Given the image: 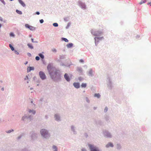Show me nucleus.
<instances>
[{"label":"nucleus","mask_w":151,"mask_h":151,"mask_svg":"<svg viewBox=\"0 0 151 151\" xmlns=\"http://www.w3.org/2000/svg\"><path fill=\"white\" fill-rule=\"evenodd\" d=\"M24 116H26L25 117V119H28L29 117V116H28V115H24Z\"/></svg>","instance_id":"obj_55"},{"label":"nucleus","mask_w":151,"mask_h":151,"mask_svg":"<svg viewBox=\"0 0 151 151\" xmlns=\"http://www.w3.org/2000/svg\"><path fill=\"white\" fill-rule=\"evenodd\" d=\"M104 37H94V40H102V39H104Z\"/></svg>","instance_id":"obj_24"},{"label":"nucleus","mask_w":151,"mask_h":151,"mask_svg":"<svg viewBox=\"0 0 151 151\" xmlns=\"http://www.w3.org/2000/svg\"><path fill=\"white\" fill-rule=\"evenodd\" d=\"M54 118L55 120L57 121H61L60 116L58 114H56L54 115Z\"/></svg>","instance_id":"obj_13"},{"label":"nucleus","mask_w":151,"mask_h":151,"mask_svg":"<svg viewBox=\"0 0 151 151\" xmlns=\"http://www.w3.org/2000/svg\"><path fill=\"white\" fill-rule=\"evenodd\" d=\"M52 25L54 27H58V23L55 22Z\"/></svg>","instance_id":"obj_40"},{"label":"nucleus","mask_w":151,"mask_h":151,"mask_svg":"<svg viewBox=\"0 0 151 151\" xmlns=\"http://www.w3.org/2000/svg\"><path fill=\"white\" fill-rule=\"evenodd\" d=\"M86 100V102L88 103H90V101L87 97H86L85 98Z\"/></svg>","instance_id":"obj_43"},{"label":"nucleus","mask_w":151,"mask_h":151,"mask_svg":"<svg viewBox=\"0 0 151 151\" xmlns=\"http://www.w3.org/2000/svg\"><path fill=\"white\" fill-rule=\"evenodd\" d=\"M146 2V0H141V1L139 3L140 4H142L143 3H145Z\"/></svg>","instance_id":"obj_37"},{"label":"nucleus","mask_w":151,"mask_h":151,"mask_svg":"<svg viewBox=\"0 0 151 151\" xmlns=\"http://www.w3.org/2000/svg\"><path fill=\"white\" fill-rule=\"evenodd\" d=\"M108 109L107 107V106H106L105 108V109L104 110V112H106L107 111Z\"/></svg>","instance_id":"obj_46"},{"label":"nucleus","mask_w":151,"mask_h":151,"mask_svg":"<svg viewBox=\"0 0 151 151\" xmlns=\"http://www.w3.org/2000/svg\"><path fill=\"white\" fill-rule=\"evenodd\" d=\"M35 59L36 60L38 61L40 60V57L39 56H36L35 57Z\"/></svg>","instance_id":"obj_45"},{"label":"nucleus","mask_w":151,"mask_h":151,"mask_svg":"<svg viewBox=\"0 0 151 151\" xmlns=\"http://www.w3.org/2000/svg\"><path fill=\"white\" fill-rule=\"evenodd\" d=\"M47 69L50 78L54 81L59 82L61 80V73L60 70L50 63L47 66Z\"/></svg>","instance_id":"obj_1"},{"label":"nucleus","mask_w":151,"mask_h":151,"mask_svg":"<svg viewBox=\"0 0 151 151\" xmlns=\"http://www.w3.org/2000/svg\"><path fill=\"white\" fill-rule=\"evenodd\" d=\"M9 46L12 51H13L14 50V48L11 44H9Z\"/></svg>","instance_id":"obj_34"},{"label":"nucleus","mask_w":151,"mask_h":151,"mask_svg":"<svg viewBox=\"0 0 151 151\" xmlns=\"http://www.w3.org/2000/svg\"><path fill=\"white\" fill-rule=\"evenodd\" d=\"M105 119L107 123L110 122V121L109 119V116L108 115H106L105 116Z\"/></svg>","instance_id":"obj_22"},{"label":"nucleus","mask_w":151,"mask_h":151,"mask_svg":"<svg viewBox=\"0 0 151 151\" xmlns=\"http://www.w3.org/2000/svg\"><path fill=\"white\" fill-rule=\"evenodd\" d=\"M35 14L38 15L40 14V12H39L37 11L35 12Z\"/></svg>","instance_id":"obj_60"},{"label":"nucleus","mask_w":151,"mask_h":151,"mask_svg":"<svg viewBox=\"0 0 151 151\" xmlns=\"http://www.w3.org/2000/svg\"><path fill=\"white\" fill-rule=\"evenodd\" d=\"M0 20L1 21H3V19H2V18L1 17H0Z\"/></svg>","instance_id":"obj_64"},{"label":"nucleus","mask_w":151,"mask_h":151,"mask_svg":"<svg viewBox=\"0 0 151 151\" xmlns=\"http://www.w3.org/2000/svg\"><path fill=\"white\" fill-rule=\"evenodd\" d=\"M70 127L71 130L73 132V134H77V132L75 130L76 127L73 125H72Z\"/></svg>","instance_id":"obj_15"},{"label":"nucleus","mask_w":151,"mask_h":151,"mask_svg":"<svg viewBox=\"0 0 151 151\" xmlns=\"http://www.w3.org/2000/svg\"><path fill=\"white\" fill-rule=\"evenodd\" d=\"M36 111L33 109L31 110L30 109L29 111V113H32V114L34 115L36 113Z\"/></svg>","instance_id":"obj_26"},{"label":"nucleus","mask_w":151,"mask_h":151,"mask_svg":"<svg viewBox=\"0 0 151 151\" xmlns=\"http://www.w3.org/2000/svg\"><path fill=\"white\" fill-rule=\"evenodd\" d=\"M76 70L78 73L79 75H83V70L82 68L80 67H77L76 68Z\"/></svg>","instance_id":"obj_12"},{"label":"nucleus","mask_w":151,"mask_h":151,"mask_svg":"<svg viewBox=\"0 0 151 151\" xmlns=\"http://www.w3.org/2000/svg\"><path fill=\"white\" fill-rule=\"evenodd\" d=\"M107 81L108 82L107 85L109 89H111L112 88V83L111 80L109 77H108L107 79Z\"/></svg>","instance_id":"obj_7"},{"label":"nucleus","mask_w":151,"mask_h":151,"mask_svg":"<svg viewBox=\"0 0 151 151\" xmlns=\"http://www.w3.org/2000/svg\"><path fill=\"white\" fill-rule=\"evenodd\" d=\"M60 64L61 66H65L66 67H69L70 66V65H68V64L65 65V64H64V63H62V62H61L60 63Z\"/></svg>","instance_id":"obj_30"},{"label":"nucleus","mask_w":151,"mask_h":151,"mask_svg":"<svg viewBox=\"0 0 151 151\" xmlns=\"http://www.w3.org/2000/svg\"><path fill=\"white\" fill-rule=\"evenodd\" d=\"M64 20L65 21L67 22L68 21V18L67 17H65L64 18Z\"/></svg>","instance_id":"obj_47"},{"label":"nucleus","mask_w":151,"mask_h":151,"mask_svg":"<svg viewBox=\"0 0 151 151\" xmlns=\"http://www.w3.org/2000/svg\"><path fill=\"white\" fill-rule=\"evenodd\" d=\"M25 27L26 28H27L31 31H35L36 29V27L30 25L28 24H25Z\"/></svg>","instance_id":"obj_10"},{"label":"nucleus","mask_w":151,"mask_h":151,"mask_svg":"<svg viewBox=\"0 0 151 151\" xmlns=\"http://www.w3.org/2000/svg\"><path fill=\"white\" fill-rule=\"evenodd\" d=\"M40 133L43 138L48 139L50 136L48 131L45 129H42L40 130Z\"/></svg>","instance_id":"obj_2"},{"label":"nucleus","mask_w":151,"mask_h":151,"mask_svg":"<svg viewBox=\"0 0 151 151\" xmlns=\"http://www.w3.org/2000/svg\"><path fill=\"white\" fill-rule=\"evenodd\" d=\"M44 22V20L43 19H41L40 20V22L41 24H42Z\"/></svg>","instance_id":"obj_49"},{"label":"nucleus","mask_w":151,"mask_h":151,"mask_svg":"<svg viewBox=\"0 0 151 151\" xmlns=\"http://www.w3.org/2000/svg\"><path fill=\"white\" fill-rule=\"evenodd\" d=\"M80 62L82 63H83L84 62V60L82 59H81L79 60Z\"/></svg>","instance_id":"obj_51"},{"label":"nucleus","mask_w":151,"mask_h":151,"mask_svg":"<svg viewBox=\"0 0 151 151\" xmlns=\"http://www.w3.org/2000/svg\"><path fill=\"white\" fill-rule=\"evenodd\" d=\"M14 53L17 55H19V53L16 50H14Z\"/></svg>","instance_id":"obj_50"},{"label":"nucleus","mask_w":151,"mask_h":151,"mask_svg":"<svg viewBox=\"0 0 151 151\" xmlns=\"http://www.w3.org/2000/svg\"><path fill=\"white\" fill-rule=\"evenodd\" d=\"M27 55L29 57H31L32 56L31 54L29 52L27 53Z\"/></svg>","instance_id":"obj_56"},{"label":"nucleus","mask_w":151,"mask_h":151,"mask_svg":"<svg viewBox=\"0 0 151 151\" xmlns=\"http://www.w3.org/2000/svg\"><path fill=\"white\" fill-rule=\"evenodd\" d=\"M99 40H96H96H95V43L96 46H97V45L98 44L99 42Z\"/></svg>","instance_id":"obj_41"},{"label":"nucleus","mask_w":151,"mask_h":151,"mask_svg":"<svg viewBox=\"0 0 151 151\" xmlns=\"http://www.w3.org/2000/svg\"><path fill=\"white\" fill-rule=\"evenodd\" d=\"M45 118L46 119H47L48 118V116L47 115H46L45 116Z\"/></svg>","instance_id":"obj_62"},{"label":"nucleus","mask_w":151,"mask_h":151,"mask_svg":"<svg viewBox=\"0 0 151 151\" xmlns=\"http://www.w3.org/2000/svg\"><path fill=\"white\" fill-rule=\"evenodd\" d=\"M72 76V74H70L69 76L68 73H65L64 75V78L67 82H70Z\"/></svg>","instance_id":"obj_8"},{"label":"nucleus","mask_w":151,"mask_h":151,"mask_svg":"<svg viewBox=\"0 0 151 151\" xmlns=\"http://www.w3.org/2000/svg\"><path fill=\"white\" fill-rule=\"evenodd\" d=\"M65 58V55H60V59L61 60H63Z\"/></svg>","instance_id":"obj_28"},{"label":"nucleus","mask_w":151,"mask_h":151,"mask_svg":"<svg viewBox=\"0 0 151 151\" xmlns=\"http://www.w3.org/2000/svg\"><path fill=\"white\" fill-rule=\"evenodd\" d=\"M39 56H40V57L41 58V59L42 60V61L43 62V63H44V59L45 57L44 55H43L42 53H39L38 54Z\"/></svg>","instance_id":"obj_19"},{"label":"nucleus","mask_w":151,"mask_h":151,"mask_svg":"<svg viewBox=\"0 0 151 151\" xmlns=\"http://www.w3.org/2000/svg\"><path fill=\"white\" fill-rule=\"evenodd\" d=\"M19 3L23 7H24L26 6V4L22 0H18Z\"/></svg>","instance_id":"obj_21"},{"label":"nucleus","mask_w":151,"mask_h":151,"mask_svg":"<svg viewBox=\"0 0 151 151\" xmlns=\"http://www.w3.org/2000/svg\"><path fill=\"white\" fill-rule=\"evenodd\" d=\"M52 148L53 149H54L53 151H58V148L55 145H53L52 147Z\"/></svg>","instance_id":"obj_32"},{"label":"nucleus","mask_w":151,"mask_h":151,"mask_svg":"<svg viewBox=\"0 0 151 151\" xmlns=\"http://www.w3.org/2000/svg\"><path fill=\"white\" fill-rule=\"evenodd\" d=\"M70 24H71V23L70 22H69L67 26L66 27V29H68L69 28V27L70 26Z\"/></svg>","instance_id":"obj_42"},{"label":"nucleus","mask_w":151,"mask_h":151,"mask_svg":"<svg viewBox=\"0 0 151 151\" xmlns=\"http://www.w3.org/2000/svg\"><path fill=\"white\" fill-rule=\"evenodd\" d=\"M61 40L63 41H64L65 42H68L69 41L67 38L64 37H62L61 38Z\"/></svg>","instance_id":"obj_29"},{"label":"nucleus","mask_w":151,"mask_h":151,"mask_svg":"<svg viewBox=\"0 0 151 151\" xmlns=\"http://www.w3.org/2000/svg\"><path fill=\"white\" fill-rule=\"evenodd\" d=\"M94 96L98 98H99L101 97V95L99 93H95L94 94Z\"/></svg>","instance_id":"obj_27"},{"label":"nucleus","mask_w":151,"mask_h":151,"mask_svg":"<svg viewBox=\"0 0 151 151\" xmlns=\"http://www.w3.org/2000/svg\"><path fill=\"white\" fill-rule=\"evenodd\" d=\"M88 146L89 147L90 151H101L98 147L95 146L93 145L89 144Z\"/></svg>","instance_id":"obj_4"},{"label":"nucleus","mask_w":151,"mask_h":151,"mask_svg":"<svg viewBox=\"0 0 151 151\" xmlns=\"http://www.w3.org/2000/svg\"><path fill=\"white\" fill-rule=\"evenodd\" d=\"M78 4L82 9H85L86 8V6L84 3H83L81 1H78Z\"/></svg>","instance_id":"obj_11"},{"label":"nucleus","mask_w":151,"mask_h":151,"mask_svg":"<svg viewBox=\"0 0 151 151\" xmlns=\"http://www.w3.org/2000/svg\"><path fill=\"white\" fill-rule=\"evenodd\" d=\"M26 116H23L22 118V120L23 121H25V117Z\"/></svg>","instance_id":"obj_54"},{"label":"nucleus","mask_w":151,"mask_h":151,"mask_svg":"<svg viewBox=\"0 0 151 151\" xmlns=\"http://www.w3.org/2000/svg\"><path fill=\"white\" fill-rule=\"evenodd\" d=\"M114 146L113 143L111 142H109L106 145V148H109L110 147H113Z\"/></svg>","instance_id":"obj_16"},{"label":"nucleus","mask_w":151,"mask_h":151,"mask_svg":"<svg viewBox=\"0 0 151 151\" xmlns=\"http://www.w3.org/2000/svg\"><path fill=\"white\" fill-rule=\"evenodd\" d=\"M81 151H87V150L85 148H83L81 150Z\"/></svg>","instance_id":"obj_58"},{"label":"nucleus","mask_w":151,"mask_h":151,"mask_svg":"<svg viewBox=\"0 0 151 151\" xmlns=\"http://www.w3.org/2000/svg\"><path fill=\"white\" fill-rule=\"evenodd\" d=\"M27 46H28V47L30 49H32L34 48V47L31 43H28L27 44Z\"/></svg>","instance_id":"obj_25"},{"label":"nucleus","mask_w":151,"mask_h":151,"mask_svg":"<svg viewBox=\"0 0 151 151\" xmlns=\"http://www.w3.org/2000/svg\"><path fill=\"white\" fill-rule=\"evenodd\" d=\"M24 134L23 133L20 135L19 136H18L17 137V139H20L22 137L24 136Z\"/></svg>","instance_id":"obj_39"},{"label":"nucleus","mask_w":151,"mask_h":151,"mask_svg":"<svg viewBox=\"0 0 151 151\" xmlns=\"http://www.w3.org/2000/svg\"><path fill=\"white\" fill-rule=\"evenodd\" d=\"M87 74L89 76H92L94 75L93 74V70L92 69H90L89 70L88 72H87Z\"/></svg>","instance_id":"obj_18"},{"label":"nucleus","mask_w":151,"mask_h":151,"mask_svg":"<svg viewBox=\"0 0 151 151\" xmlns=\"http://www.w3.org/2000/svg\"><path fill=\"white\" fill-rule=\"evenodd\" d=\"M28 116H29L28 119L31 120L32 119V117L30 115H28Z\"/></svg>","instance_id":"obj_57"},{"label":"nucleus","mask_w":151,"mask_h":151,"mask_svg":"<svg viewBox=\"0 0 151 151\" xmlns=\"http://www.w3.org/2000/svg\"><path fill=\"white\" fill-rule=\"evenodd\" d=\"M39 76L40 78L42 80H44L47 78L46 75L43 71H40L39 72Z\"/></svg>","instance_id":"obj_6"},{"label":"nucleus","mask_w":151,"mask_h":151,"mask_svg":"<svg viewBox=\"0 0 151 151\" xmlns=\"http://www.w3.org/2000/svg\"><path fill=\"white\" fill-rule=\"evenodd\" d=\"M104 134L105 137L109 138L112 137V135L111 133L107 130H105L104 131Z\"/></svg>","instance_id":"obj_9"},{"label":"nucleus","mask_w":151,"mask_h":151,"mask_svg":"<svg viewBox=\"0 0 151 151\" xmlns=\"http://www.w3.org/2000/svg\"><path fill=\"white\" fill-rule=\"evenodd\" d=\"M95 122L97 125H99L100 126L102 125L103 123L101 120H98L97 121H96Z\"/></svg>","instance_id":"obj_20"},{"label":"nucleus","mask_w":151,"mask_h":151,"mask_svg":"<svg viewBox=\"0 0 151 151\" xmlns=\"http://www.w3.org/2000/svg\"><path fill=\"white\" fill-rule=\"evenodd\" d=\"M29 80V78H28V76H26V77L24 78V80Z\"/></svg>","instance_id":"obj_52"},{"label":"nucleus","mask_w":151,"mask_h":151,"mask_svg":"<svg viewBox=\"0 0 151 151\" xmlns=\"http://www.w3.org/2000/svg\"><path fill=\"white\" fill-rule=\"evenodd\" d=\"M33 79L34 81H35L36 80V79H37V78L36 76H34L33 78Z\"/></svg>","instance_id":"obj_61"},{"label":"nucleus","mask_w":151,"mask_h":151,"mask_svg":"<svg viewBox=\"0 0 151 151\" xmlns=\"http://www.w3.org/2000/svg\"><path fill=\"white\" fill-rule=\"evenodd\" d=\"M14 131V130L13 129H12L8 131H6V132L7 133H10L11 132H13Z\"/></svg>","instance_id":"obj_36"},{"label":"nucleus","mask_w":151,"mask_h":151,"mask_svg":"<svg viewBox=\"0 0 151 151\" xmlns=\"http://www.w3.org/2000/svg\"><path fill=\"white\" fill-rule=\"evenodd\" d=\"M92 35L95 36H99L101 35L103 33L102 32L99 30H97L95 29H92L91 31Z\"/></svg>","instance_id":"obj_3"},{"label":"nucleus","mask_w":151,"mask_h":151,"mask_svg":"<svg viewBox=\"0 0 151 151\" xmlns=\"http://www.w3.org/2000/svg\"><path fill=\"white\" fill-rule=\"evenodd\" d=\"M0 1L4 4H5L6 3L4 1V0H0Z\"/></svg>","instance_id":"obj_53"},{"label":"nucleus","mask_w":151,"mask_h":151,"mask_svg":"<svg viewBox=\"0 0 151 151\" xmlns=\"http://www.w3.org/2000/svg\"><path fill=\"white\" fill-rule=\"evenodd\" d=\"M34 69L35 68L34 67L29 66L27 69V72L29 73L31 70H34Z\"/></svg>","instance_id":"obj_17"},{"label":"nucleus","mask_w":151,"mask_h":151,"mask_svg":"<svg viewBox=\"0 0 151 151\" xmlns=\"http://www.w3.org/2000/svg\"><path fill=\"white\" fill-rule=\"evenodd\" d=\"M16 12L17 13L19 14H22V11H19L18 9H16Z\"/></svg>","instance_id":"obj_35"},{"label":"nucleus","mask_w":151,"mask_h":151,"mask_svg":"<svg viewBox=\"0 0 151 151\" xmlns=\"http://www.w3.org/2000/svg\"><path fill=\"white\" fill-rule=\"evenodd\" d=\"M87 86L86 83H82L81 85V87L82 88H85Z\"/></svg>","instance_id":"obj_33"},{"label":"nucleus","mask_w":151,"mask_h":151,"mask_svg":"<svg viewBox=\"0 0 151 151\" xmlns=\"http://www.w3.org/2000/svg\"><path fill=\"white\" fill-rule=\"evenodd\" d=\"M74 86L76 88H78L80 87V83L79 82H74L73 84Z\"/></svg>","instance_id":"obj_14"},{"label":"nucleus","mask_w":151,"mask_h":151,"mask_svg":"<svg viewBox=\"0 0 151 151\" xmlns=\"http://www.w3.org/2000/svg\"><path fill=\"white\" fill-rule=\"evenodd\" d=\"M52 51L55 52H57V50L55 49H54L52 50Z\"/></svg>","instance_id":"obj_59"},{"label":"nucleus","mask_w":151,"mask_h":151,"mask_svg":"<svg viewBox=\"0 0 151 151\" xmlns=\"http://www.w3.org/2000/svg\"><path fill=\"white\" fill-rule=\"evenodd\" d=\"M73 44L72 43H69L66 45V46L68 48H71L73 46Z\"/></svg>","instance_id":"obj_23"},{"label":"nucleus","mask_w":151,"mask_h":151,"mask_svg":"<svg viewBox=\"0 0 151 151\" xmlns=\"http://www.w3.org/2000/svg\"><path fill=\"white\" fill-rule=\"evenodd\" d=\"M83 78L81 77H79L78 78V79L80 81H81L83 80Z\"/></svg>","instance_id":"obj_44"},{"label":"nucleus","mask_w":151,"mask_h":151,"mask_svg":"<svg viewBox=\"0 0 151 151\" xmlns=\"http://www.w3.org/2000/svg\"><path fill=\"white\" fill-rule=\"evenodd\" d=\"M84 136L86 137L87 138L88 136V135L86 133H85L84 134Z\"/></svg>","instance_id":"obj_48"},{"label":"nucleus","mask_w":151,"mask_h":151,"mask_svg":"<svg viewBox=\"0 0 151 151\" xmlns=\"http://www.w3.org/2000/svg\"><path fill=\"white\" fill-rule=\"evenodd\" d=\"M121 148L122 147L120 144H117L116 149L117 150H120L121 149Z\"/></svg>","instance_id":"obj_31"},{"label":"nucleus","mask_w":151,"mask_h":151,"mask_svg":"<svg viewBox=\"0 0 151 151\" xmlns=\"http://www.w3.org/2000/svg\"><path fill=\"white\" fill-rule=\"evenodd\" d=\"M10 36L11 37H14L15 36V35L14 34V33L13 32H11L10 33Z\"/></svg>","instance_id":"obj_38"},{"label":"nucleus","mask_w":151,"mask_h":151,"mask_svg":"<svg viewBox=\"0 0 151 151\" xmlns=\"http://www.w3.org/2000/svg\"><path fill=\"white\" fill-rule=\"evenodd\" d=\"M31 138V139L32 140H36L37 137V134L34 131L31 132L29 133Z\"/></svg>","instance_id":"obj_5"},{"label":"nucleus","mask_w":151,"mask_h":151,"mask_svg":"<svg viewBox=\"0 0 151 151\" xmlns=\"http://www.w3.org/2000/svg\"><path fill=\"white\" fill-rule=\"evenodd\" d=\"M31 40L32 42L33 43H34V39L33 38H31Z\"/></svg>","instance_id":"obj_63"}]
</instances>
